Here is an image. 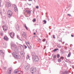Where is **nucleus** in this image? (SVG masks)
<instances>
[{
	"instance_id": "25",
	"label": "nucleus",
	"mask_w": 74,
	"mask_h": 74,
	"mask_svg": "<svg viewBox=\"0 0 74 74\" xmlns=\"http://www.w3.org/2000/svg\"><path fill=\"white\" fill-rule=\"evenodd\" d=\"M43 22H44L45 24H46L47 23V21H46V20H43Z\"/></svg>"
},
{
	"instance_id": "37",
	"label": "nucleus",
	"mask_w": 74,
	"mask_h": 74,
	"mask_svg": "<svg viewBox=\"0 0 74 74\" xmlns=\"http://www.w3.org/2000/svg\"><path fill=\"white\" fill-rule=\"evenodd\" d=\"M45 40H46V39H44L42 40V41L43 42H44L45 41Z\"/></svg>"
},
{
	"instance_id": "26",
	"label": "nucleus",
	"mask_w": 74,
	"mask_h": 74,
	"mask_svg": "<svg viewBox=\"0 0 74 74\" xmlns=\"http://www.w3.org/2000/svg\"><path fill=\"white\" fill-rule=\"evenodd\" d=\"M58 61L59 62H61V59L60 58L58 59Z\"/></svg>"
},
{
	"instance_id": "56",
	"label": "nucleus",
	"mask_w": 74,
	"mask_h": 74,
	"mask_svg": "<svg viewBox=\"0 0 74 74\" xmlns=\"http://www.w3.org/2000/svg\"><path fill=\"white\" fill-rule=\"evenodd\" d=\"M34 0V1H35L36 0Z\"/></svg>"
},
{
	"instance_id": "8",
	"label": "nucleus",
	"mask_w": 74,
	"mask_h": 74,
	"mask_svg": "<svg viewBox=\"0 0 74 74\" xmlns=\"http://www.w3.org/2000/svg\"><path fill=\"white\" fill-rule=\"evenodd\" d=\"M30 67V65H28L25 67V69L26 71H27L29 70Z\"/></svg>"
},
{
	"instance_id": "9",
	"label": "nucleus",
	"mask_w": 74,
	"mask_h": 74,
	"mask_svg": "<svg viewBox=\"0 0 74 74\" xmlns=\"http://www.w3.org/2000/svg\"><path fill=\"white\" fill-rule=\"evenodd\" d=\"M10 35L12 38H13L15 36V34L11 32L10 33Z\"/></svg>"
},
{
	"instance_id": "43",
	"label": "nucleus",
	"mask_w": 74,
	"mask_h": 74,
	"mask_svg": "<svg viewBox=\"0 0 74 74\" xmlns=\"http://www.w3.org/2000/svg\"><path fill=\"white\" fill-rule=\"evenodd\" d=\"M25 49H26V48H27V46H25Z\"/></svg>"
},
{
	"instance_id": "5",
	"label": "nucleus",
	"mask_w": 74,
	"mask_h": 74,
	"mask_svg": "<svg viewBox=\"0 0 74 74\" xmlns=\"http://www.w3.org/2000/svg\"><path fill=\"white\" fill-rule=\"evenodd\" d=\"M0 55L2 56H4V53L3 50H0Z\"/></svg>"
},
{
	"instance_id": "27",
	"label": "nucleus",
	"mask_w": 74,
	"mask_h": 74,
	"mask_svg": "<svg viewBox=\"0 0 74 74\" xmlns=\"http://www.w3.org/2000/svg\"><path fill=\"white\" fill-rule=\"evenodd\" d=\"M57 57L58 58H59V57H60V55L59 54H57Z\"/></svg>"
},
{
	"instance_id": "53",
	"label": "nucleus",
	"mask_w": 74,
	"mask_h": 74,
	"mask_svg": "<svg viewBox=\"0 0 74 74\" xmlns=\"http://www.w3.org/2000/svg\"><path fill=\"white\" fill-rule=\"evenodd\" d=\"M20 40H21V41H22V40H21V39H20Z\"/></svg>"
},
{
	"instance_id": "42",
	"label": "nucleus",
	"mask_w": 74,
	"mask_h": 74,
	"mask_svg": "<svg viewBox=\"0 0 74 74\" xmlns=\"http://www.w3.org/2000/svg\"><path fill=\"white\" fill-rule=\"evenodd\" d=\"M27 44H28V45H29V46L30 45V43H29V42H27Z\"/></svg>"
},
{
	"instance_id": "11",
	"label": "nucleus",
	"mask_w": 74,
	"mask_h": 74,
	"mask_svg": "<svg viewBox=\"0 0 74 74\" xmlns=\"http://www.w3.org/2000/svg\"><path fill=\"white\" fill-rule=\"evenodd\" d=\"M15 58L16 59H21V56L20 55H18V54H17Z\"/></svg>"
},
{
	"instance_id": "6",
	"label": "nucleus",
	"mask_w": 74,
	"mask_h": 74,
	"mask_svg": "<svg viewBox=\"0 0 74 74\" xmlns=\"http://www.w3.org/2000/svg\"><path fill=\"white\" fill-rule=\"evenodd\" d=\"M22 36L24 38H26L27 37V35L26 34L25 32H23L22 34Z\"/></svg>"
},
{
	"instance_id": "3",
	"label": "nucleus",
	"mask_w": 74,
	"mask_h": 74,
	"mask_svg": "<svg viewBox=\"0 0 74 74\" xmlns=\"http://www.w3.org/2000/svg\"><path fill=\"white\" fill-rule=\"evenodd\" d=\"M30 71L31 72L33 71L34 73H36V71H37V69H36V68L32 67L30 69Z\"/></svg>"
},
{
	"instance_id": "17",
	"label": "nucleus",
	"mask_w": 74,
	"mask_h": 74,
	"mask_svg": "<svg viewBox=\"0 0 74 74\" xmlns=\"http://www.w3.org/2000/svg\"><path fill=\"white\" fill-rule=\"evenodd\" d=\"M21 55L22 56L24 55V52L23 51H21L20 52Z\"/></svg>"
},
{
	"instance_id": "40",
	"label": "nucleus",
	"mask_w": 74,
	"mask_h": 74,
	"mask_svg": "<svg viewBox=\"0 0 74 74\" xmlns=\"http://www.w3.org/2000/svg\"><path fill=\"white\" fill-rule=\"evenodd\" d=\"M68 16H71V14H68Z\"/></svg>"
},
{
	"instance_id": "22",
	"label": "nucleus",
	"mask_w": 74,
	"mask_h": 74,
	"mask_svg": "<svg viewBox=\"0 0 74 74\" xmlns=\"http://www.w3.org/2000/svg\"><path fill=\"white\" fill-rule=\"evenodd\" d=\"M16 29L17 31H19V26H18V27H16Z\"/></svg>"
},
{
	"instance_id": "29",
	"label": "nucleus",
	"mask_w": 74,
	"mask_h": 74,
	"mask_svg": "<svg viewBox=\"0 0 74 74\" xmlns=\"http://www.w3.org/2000/svg\"><path fill=\"white\" fill-rule=\"evenodd\" d=\"M57 51V49H54L53 51V52H55L56 51Z\"/></svg>"
},
{
	"instance_id": "55",
	"label": "nucleus",
	"mask_w": 74,
	"mask_h": 74,
	"mask_svg": "<svg viewBox=\"0 0 74 74\" xmlns=\"http://www.w3.org/2000/svg\"><path fill=\"white\" fill-rule=\"evenodd\" d=\"M29 5H31V4H30Z\"/></svg>"
},
{
	"instance_id": "28",
	"label": "nucleus",
	"mask_w": 74,
	"mask_h": 74,
	"mask_svg": "<svg viewBox=\"0 0 74 74\" xmlns=\"http://www.w3.org/2000/svg\"><path fill=\"white\" fill-rule=\"evenodd\" d=\"M1 0H0V7H1Z\"/></svg>"
},
{
	"instance_id": "51",
	"label": "nucleus",
	"mask_w": 74,
	"mask_h": 74,
	"mask_svg": "<svg viewBox=\"0 0 74 74\" xmlns=\"http://www.w3.org/2000/svg\"><path fill=\"white\" fill-rule=\"evenodd\" d=\"M32 74H33V73H34L33 72H32Z\"/></svg>"
},
{
	"instance_id": "14",
	"label": "nucleus",
	"mask_w": 74,
	"mask_h": 74,
	"mask_svg": "<svg viewBox=\"0 0 74 74\" xmlns=\"http://www.w3.org/2000/svg\"><path fill=\"white\" fill-rule=\"evenodd\" d=\"M10 6H11V4L9 3H8L7 4V6L8 7H9Z\"/></svg>"
},
{
	"instance_id": "24",
	"label": "nucleus",
	"mask_w": 74,
	"mask_h": 74,
	"mask_svg": "<svg viewBox=\"0 0 74 74\" xmlns=\"http://www.w3.org/2000/svg\"><path fill=\"white\" fill-rule=\"evenodd\" d=\"M13 6L14 8H17V7L15 5H14Z\"/></svg>"
},
{
	"instance_id": "47",
	"label": "nucleus",
	"mask_w": 74,
	"mask_h": 74,
	"mask_svg": "<svg viewBox=\"0 0 74 74\" xmlns=\"http://www.w3.org/2000/svg\"><path fill=\"white\" fill-rule=\"evenodd\" d=\"M36 32L37 33V30H36Z\"/></svg>"
},
{
	"instance_id": "41",
	"label": "nucleus",
	"mask_w": 74,
	"mask_h": 74,
	"mask_svg": "<svg viewBox=\"0 0 74 74\" xmlns=\"http://www.w3.org/2000/svg\"><path fill=\"white\" fill-rule=\"evenodd\" d=\"M72 69H74V65H72Z\"/></svg>"
},
{
	"instance_id": "13",
	"label": "nucleus",
	"mask_w": 74,
	"mask_h": 74,
	"mask_svg": "<svg viewBox=\"0 0 74 74\" xmlns=\"http://www.w3.org/2000/svg\"><path fill=\"white\" fill-rule=\"evenodd\" d=\"M14 51L15 52H19V50H18V48L16 47L15 48Z\"/></svg>"
},
{
	"instance_id": "48",
	"label": "nucleus",
	"mask_w": 74,
	"mask_h": 74,
	"mask_svg": "<svg viewBox=\"0 0 74 74\" xmlns=\"http://www.w3.org/2000/svg\"><path fill=\"white\" fill-rule=\"evenodd\" d=\"M45 48H46V46H45Z\"/></svg>"
},
{
	"instance_id": "34",
	"label": "nucleus",
	"mask_w": 74,
	"mask_h": 74,
	"mask_svg": "<svg viewBox=\"0 0 74 74\" xmlns=\"http://www.w3.org/2000/svg\"><path fill=\"white\" fill-rule=\"evenodd\" d=\"M53 58H56V55H55L53 57Z\"/></svg>"
},
{
	"instance_id": "44",
	"label": "nucleus",
	"mask_w": 74,
	"mask_h": 74,
	"mask_svg": "<svg viewBox=\"0 0 74 74\" xmlns=\"http://www.w3.org/2000/svg\"><path fill=\"white\" fill-rule=\"evenodd\" d=\"M17 38H19V37L17 35Z\"/></svg>"
},
{
	"instance_id": "36",
	"label": "nucleus",
	"mask_w": 74,
	"mask_h": 74,
	"mask_svg": "<svg viewBox=\"0 0 74 74\" xmlns=\"http://www.w3.org/2000/svg\"><path fill=\"white\" fill-rule=\"evenodd\" d=\"M36 8H37V9H38V8H39V7H38V6H37L36 7Z\"/></svg>"
},
{
	"instance_id": "15",
	"label": "nucleus",
	"mask_w": 74,
	"mask_h": 74,
	"mask_svg": "<svg viewBox=\"0 0 74 74\" xmlns=\"http://www.w3.org/2000/svg\"><path fill=\"white\" fill-rule=\"evenodd\" d=\"M26 12H27V14H30V13H31L30 11V10H26Z\"/></svg>"
},
{
	"instance_id": "7",
	"label": "nucleus",
	"mask_w": 74,
	"mask_h": 74,
	"mask_svg": "<svg viewBox=\"0 0 74 74\" xmlns=\"http://www.w3.org/2000/svg\"><path fill=\"white\" fill-rule=\"evenodd\" d=\"M17 54L18 53H17L15 52H14L13 53L12 55H13V56L14 58H15Z\"/></svg>"
},
{
	"instance_id": "33",
	"label": "nucleus",
	"mask_w": 74,
	"mask_h": 74,
	"mask_svg": "<svg viewBox=\"0 0 74 74\" xmlns=\"http://www.w3.org/2000/svg\"><path fill=\"white\" fill-rule=\"evenodd\" d=\"M30 47H28V48L29 49H31L32 48V46H31L30 45H29Z\"/></svg>"
},
{
	"instance_id": "12",
	"label": "nucleus",
	"mask_w": 74,
	"mask_h": 74,
	"mask_svg": "<svg viewBox=\"0 0 74 74\" xmlns=\"http://www.w3.org/2000/svg\"><path fill=\"white\" fill-rule=\"evenodd\" d=\"M4 39L5 40H6V41H7V40H8L9 38L5 36L4 37Z\"/></svg>"
},
{
	"instance_id": "23",
	"label": "nucleus",
	"mask_w": 74,
	"mask_h": 74,
	"mask_svg": "<svg viewBox=\"0 0 74 74\" xmlns=\"http://www.w3.org/2000/svg\"><path fill=\"white\" fill-rule=\"evenodd\" d=\"M30 58V57L29 56V55H27V56L26 58L27 59H29Z\"/></svg>"
},
{
	"instance_id": "21",
	"label": "nucleus",
	"mask_w": 74,
	"mask_h": 74,
	"mask_svg": "<svg viewBox=\"0 0 74 74\" xmlns=\"http://www.w3.org/2000/svg\"><path fill=\"white\" fill-rule=\"evenodd\" d=\"M14 11H15V12H16V11H17L18 8H14Z\"/></svg>"
},
{
	"instance_id": "54",
	"label": "nucleus",
	"mask_w": 74,
	"mask_h": 74,
	"mask_svg": "<svg viewBox=\"0 0 74 74\" xmlns=\"http://www.w3.org/2000/svg\"><path fill=\"white\" fill-rule=\"evenodd\" d=\"M32 0H29V1H31Z\"/></svg>"
},
{
	"instance_id": "31",
	"label": "nucleus",
	"mask_w": 74,
	"mask_h": 74,
	"mask_svg": "<svg viewBox=\"0 0 74 74\" xmlns=\"http://www.w3.org/2000/svg\"><path fill=\"white\" fill-rule=\"evenodd\" d=\"M53 38H55V39L56 38L55 36V35H53Z\"/></svg>"
},
{
	"instance_id": "10",
	"label": "nucleus",
	"mask_w": 74,
	"mask_h": 74,
	"mask_svg": "<svg viewBox=\"0 0 74 74\" xmlns=\"http://www.w3.org/2000/svg\"><path fill=\"white\" fill-rule=\"evenodd\" d=\"M32 58H34V56H36V53L34 52L32 53Z\"/></svg>"
},
{
	"instance_id": "1",
	"label": "nucleus",
	"mask_w": 74,
	"mask_h": 74,
	"mask_svg": "<svg viewBox=\"0 0 74 74\" xmlns=\"http://www.w3.org/2000/svg\"><path fill=\"white\" fill-rule=\"evenodd\" d=\"M33 60L36 62H38L39 60V58L38 56H36L32 58Z\"/></svg>"
},
{
	"instance_id": "4",
	"label": "nucleus",
	"mask_w": 74,
	"mask_h": 74,
	"mask_svg": "<svg viewBox=\"0 0 74 74\" xmlns=\"http://www.w3.org/2000/svg\"><path fill=\"white\" fill-rule=\"evenodd\" d=\"M3 29L5 32L7 31L8 29V27L6 25H3L2 26Z\"/></svg>"
},
{
	"instance_id": "20",
	"label": "nucleus",
	"mask_w": 74,
	"mask_h": 74,
	"mask_svg": "<svg viewBox=\"0 0 74 74\" xmlns=\"http://www.w3.org/2000/svg\"><path fill=\"white\" fill-rule=\"evenodd\" d=\"M63 74H68V71H65L64 73H62Z\"/></svg>"
},
{
	"instance_id": "2",
	"label": "nucleus",
	"mask_w": 74,
	"mask_h": 74,
	"mask_svg": "<svg viewBox=\"0 0 74 74\" xmlns=\"http://www.w3.org/2000/svg\"><path fill=\"white\" fill-rule=\"evenodd\" d=\"M12 12H11V11L10 10H8V16L9 18H11L12 16Z\"/></svg>"
},
{
	"instance_id": "19",
	"label": "nucleus",
	"mask_w": 74,
	"mask_h": 74,
	"mask_svg": "<svg viewBox=\"0 0 74 74\" xmlns=\"http://www.w3.org/2000/svg\"><path fill=\"white\" fill-rule=\"evenodd\" d=\"M71 53H69L68 54V56H67V57H68V58L70 57V56H71Z\"/></svg>"
},
{
	"instance_id": "16",
	"label": "nucleus",
	"mask_w": 74,
	"mask_h": 74,
	"mask_svg": "<svg viewBox=\"0 0 74 74\" xmlns=\"http://www.w3.org/2000/svg\"><path fill=\"white\" fill-rule=\"evenodd\" d=\"M24 26L25 27L26 29L27 30H28V28L27 26H26V24H25L24 25Z\"/></svg>"
},
{
	"instance_id": "35",
	"label": "nucleus",
	"mask_w": 74,
	"mask_h": 74,
	"mask_svg": "<svg viewBox=\"0 0 74 74\" xmlns=\"http://www.w3.org/2000/svg\"><path fill=\"white\" fill-rule=\"evenodd\" d=\"M1 36H3V33H1Z\"/></svg>"
},
{
	"instance_id": "50",
	"label": "nucleus",
	"mask_w": 74,
	"mask_h": 74,
	"mask_svg": "<svg viewBox=\"0 0 74 74\" xmlns=\"http://www.w3.org/2000/svg\"><path fill=\"white\" fill-rule=\"evenodd\" d=\"M39 40H40V41L41 40V39H40V38H39Z\"/></svg>"
},
{
	"instance_id": "46",
	"label": "nucleus",
	"mask_w": 74,
	"mask_h": 74,
	"mask_svg": "<svg viewBox=\"0 0 74 74\" xmlns=\"http://www.w3.org/2000/svg\"><path fill=\"white\" fill-rule=\"evenodd\" d=\"M71 37H74V36H73V35H71Z\"/></svg>"
},
{
	"instance_id": "32",
	"label": "nucleus",
	"mask_w": 74,
	"mask_h": 74,
	"mask_svg": "<svg viewBox=\"0 0 74 74\" xmlns=\"http://www.w3.org/2000/svg\"><path fill=\"white\" fill-rule=\"evenodd\" d=\"M33 22H36V19L34 18L33 19Z\"/></svg>"
},
{
	"instance_id": "30",
	"label": "nucleus",
	"mask_w": 74,
	"mask_h": 74,
	"mask_svg": "<svg viewBox=\"0 0 74 74\" xmlns=\"http://www.w3.org/2000/svg\"><path fill=\"white\" fill-rule=\"evenodd\" d=\"M3 69L4 70H6V69H7V67H3Z\"/></svg>"
},
{
	"instance_id": "52",
	"label": "nucleus",
	"mask_w": 74,
	"mask_h": 74,
	"mask_svg": "<svg viewBox=\"0 0 74 74\" xmlns=\"http://www.w3.org/2000/svg\"><path fill=\"white\" fill-rule=\"evenodd\" d=\"M50 33H49V35L50 36L51 35V34H50Z\"/></svg>"
},
{
	"instance_id": "38",
	"label": "nucleus",
	"mask_w": 74,
	"mask_h": 74,
	"mask_svg": "<svg viewBox=\"0 0 74 74\" xmlns=\"http://www.w3.org/2000/svg\"><path fill=\"white\" fill-rule=\"evenodd\" d=\"M9 74H11V70H10L9 71Z\"/></svg>"
},
{
	"instance_id": "18",
	"label": "nucleus",
	"mask_w": 74,
	"mask_h": 74,
	"mask_svg": "<svg viewBox=\"0 0 74 74\" xmlns=\"http://www.w3.org/2000/svg\"><path fill=\"white\" fill-rule=\"evenodd\" d=\"M11 47H14V48H16V45L14 44L12 45Z\"/></svg>"
},
{
	"instance_id": "45",
	"label": "nucleus",
	"mask_w": 74,
	"mask_h": 74,
	"mask_svg": "<svg viewBox=\"0 0 74 74\" xmlns=\"http://www.w3.org/2000/svg\"><path fill=\"white\" fill-rule=\"evenodd\" d=\"M61 58L62 59H64V57H61Z\"/></svg>"
},
{
	"instance_id": "49",
	"label": "nucleus",
	"mask_w": 74,
	"mask_h": 74,
	"mask_svg": "<svg viewBox=\"0 0 74 74\" xmlns=\"http://www.w3.org/2000/svg\"><path fill=\"white\" fill-rule=\"evenodd\" d=\"M34 35L36 34V33H34Z\"/></svg>"
},
{
	"instance_id": "39",
	"label": "nucleus",
	"mask_w": 74,
	"mask_h": 74,
	"mask_svg": "<svg viewBox=\"0 0 74 74\" xmlns=\"http://www.w3.org/2000/svg\"><path fill=\"white\" fill-rule=\"evenodd\" d=\"M21 45V46H20V48H21V47L23 48V45Z\"/></svg>"
}]
</instances>
